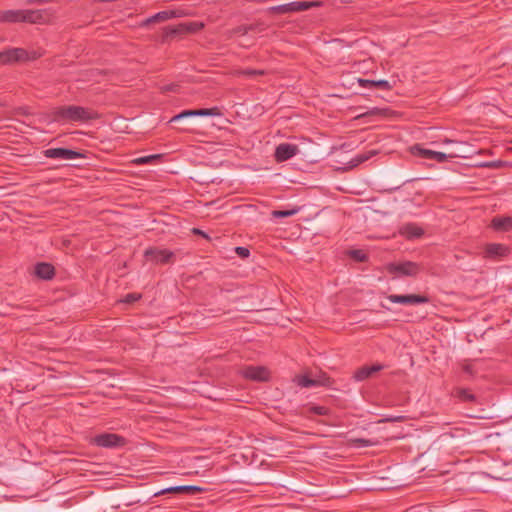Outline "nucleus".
Here are the masks:
<instances>
[{
    "label": "nucleus",
    "instance_id": "nucleus-12",
    "mask_svg": "<svg viewBox=\"0 0 512 512\" xmlns=\"http://www.w3.org/2000/svg\"><path fill=\"white\" fill-rule=\"evenodd\" d=\"M413 155L424 159L435 160L438 163H443L448 159V155L443 152L433 151L430 149L422 148L419 144L414 145L411 148Z\"/></svg>",
    "mask_w": 512,
    "mask_h": 512
},
{
    "label": "nucleus",
    "instance_id": "nucleus-23",
    "mask_svg": "<svg viewBox=\"0 0 512 512\" xmlns=\"http://www.w3.org/2000/svg\"><path fill=\"white\" fill-rule=\"evenodd\" d=\"M454 395L463 402L475 403L477 401L475 394L468 388H456Z\"/></svg>",
    "mask_w": 512,
    "mask_h": 512
},
{
    "label": "nucleus",
    "instance_id": "nucleus-14",
    "mask_svg": "<svg viewBox=\"0 0 512 512\" xmlns=\"http://www.w3.org/2000/svg\"><path fill=\"white\" fill-rule=\"evenodd\" d=\"M509 254V248L500 243H488L484 247V258L500 259Z\"/></svg>",
    "mask_w": 512,
    "mask_h": 512
},
{
    "label": "nucleus",
    "instance_id": "nucleus-13",
    "mask_svg": "<svg viewBox=\"0 0 512 512\" xmlns=\"http://www.w3.org/2000/svg\"><path fill=\"white\" fill-rule=\"evenodd\" d=\"M298 152L299 148L296 144L281 143L276 147L274 157L277 162H284L297 155Z\"/></svg>",
    "mask_w": 512,
    "mask_h": 512
},
{
    "label": "nucleus",
    "instance_id": "nucleus-16",
    "mask_svg": "<svg viewBox=\"0 0 512 512\" xmlns=\"http://www.w3.org/2000/svg\"><path fill=\"white\" fill-rule=\"evenodd\" d=\"M34 274L41 280H52L55 276V268L47 262H39L34 267Z\"/></svg>",
    "mask_w": 512,
    "mask_h": 512
},
{
    "label": "nucleus",
    "instance_id": "nucleus-6",
    "mask_svg": "<svg viewBox=\"0 0 512 512\" xmlns=\"http://www.w3.org/2000/svg\"><path fill=\"white\" fill-rule=\"evenodd\" d=\"M42 153L46 158H51V159L72 160V159L86 158V155L84 152L65 148V147L49 148V149L44 150Z\"/></svg>",
    "mask_w": 512,
    "mask_h": 512
},
{
    "label": "nucleus",
    "instance_id": "nucleus-47",
    "mask_svg": "<svg viewBox=\"0 0 512 512\" xmlns=\"http://www.w3.org/2000/svg\"><path fill=\"white\" fill-rule=\"evenodd\" d=\"M19 114H22V115H28V111H27V107H21L19 108Z\"/></svg>",
    "mask_w": 512,
    "mask_h": 512
},
{
    "label": "nucleus",
    "instance_id": "nucleus-22",
    "mask_svg": "<svg viewBox=\"0 0 512 512\" xmlns=\"http://www.w3.org/2000/svg\"><path fill=\"white\" fill-rule=\"evenodd\" d=\"M392 111L389 108H378L373 107L365 113L359 114L356 119H361L365 117L379 116V117H388Z\"/></svg>",
    "mask_w": 512,
    "mask_h": 512
},
{
    "label": "nucleus",
    "instance_id": "nucleus-20",
    "mask_svg": "<svg viewBox=\"0 0 512 512\" xmlns=\"http://www.w3.org/2000/svg\"><path fill=\"white\" fill-rule=\"evenodd\" d=\"M400 233L408 239H414L421 237L424 231L414 223H407L401 227Z\"/></svg>",
    "mask_w": 512,
    "mask_h": 512
},
{
    "label": "nucleus",
    "instance_id": "nucleus-37",
    "mask_svg": "<svg viewBox=\"0 0 512 512\" xmlns=\"http://www.w3.org/2000/svg\"><path fill=\"white\" fill-rule=\"evenodd\" d=\"M353 442L356 443L360 447H369V446H373L376 444V442L371 441L369 439H364V438H356L353 440Z\"/></svg>",
    "mask_w": 512,
    "mask_h": 512
},
{
    "label": "nucleus",
    "instance_id": "nucleus-21",
    "mask_svg": "<svg viewBox=\"0 0 512 512\" xmlns=\"http://www.w3.org/2000/svg\"><path fill=\"white\" fill-rule=\"evenodd\" d=\"M379 153L378 150L372 149L360 154H357L350 162H349V169H352L354 167H357L358 165L368 161L372 157L376 156Z\"/></svg>",
    "mask_w": 512,
    "mask_h": 512
},
{
    "label": "nucleus",
    "instance_id": "nucleus-49",
    "mask_svg": "<svg viewBox=\"0 0 512 512\" xmlns=\"http://www.w3.org/2000/svg\"><path fill=\"white\" fill-rule=\"evenodd\" d=\"M455 433H459V432H463V429H460V428H455Z\"/></svg>",
    "mask_w": 512,
    "mask_h": 512
},
{
    "label": "nucleus",
    "instance_id": "nucleus-38",
    "mask_svg": "<svg viewBox=\"0 0 512 512\" xmlns=\"http://www.w3.org/2000/svg\"><path fill=\"white\" fill-rule=\"evenodd\" d=\"M462 369L466 374L472 377L476 374L473 365L467 360H465L464 363L462 364Z\"/></svg>",
    "mask_w": 512,
    "mask_h": 512
},
{
    "label": "nucleus",
    "instance_id": "nucleus-32",
    "mask_svg": "<svg viewBox=\"0 0 512 512\" xmlns=\"http://www.w3.org/2000/svg\"><path fill=\"white\" fill-rule=\"evenodd\" d=\"M266 12L270 15L288 14L286 4L269 7Z\"/></svg>",
    "mask_w": 512,
    "mask_h": 512
},
{
    "label": "nucleus",
    "instance_id": "nucleus-11",
    "mask_svg": "<svg viewBox=\"0 0 512 512\" xmlns=\"http://www.w3.org/2000/svg\"><path fill=\"white\" fill-rule=\"evenodd\" d=\"M205 489L196 486V485H180V486H171L168 488H164L156 493H154L155 497L165 495V494H186V495H195L203 492Z\"/></svg>",
    "mask_w": 512,
    "mask_h": 512
},
{
    "label": "nucleus",
    "instance_id": "nucleus-29",
    "mask_svg": "<svg viewBox=\"0 0 512 512\" xmlns=\"http://www.w3.org/2000/svg\"><path fill=\"white\" fill-rule=\"evenodd\" d=\"M318 6H320V2L317 1H297V12L306 11Z\"/></svg>",
    "mask_w": 512,
    "mask_h": 512
},
{
    "label": "nucleus",
    "instance_id": "nucleus-43",
    "mask_svg": "<svg viewBox=\"0 0 512 512\" xmlns=\"http://www.w3.org/2000/svg\"><path fill=\"white\" fill-rule=\"evenodd\" d=\"M404 418H405L404 416L387 417V418L381 419L379 422L380 423H382V422H400V421H403Z\"/></svg>",
    "mask_w": 512,
    "mask_h": 512
},
{
    "label": "nucleus",
    "instance_id": "nucleus-25",
    "mask_svg": "<svg viewBox=\"0 0 512 512\" xmlns=\"http://www.w3.org/2000/svg\"><path fill=\"white\" fill-rule=\"evenodd\" d=\"M314 381L316 386H323L327 388H332L335 383L334 379L325 372H320V374L314 378Z\"/></svg>",
    "mask_w": 512,
    "mask_h": 512
},
{
    "label": "nucleus",
    "instance_id": "nucleus-1",
    "mask_svg": "<svg viewBox=\"0 0 512 512\" xmlns=\"http://www.w3.org/2000/svg\"><path fill=\"white\" fill-rule=\"evenodd\" d=\"M53 122H88L100 118V114L93 109L77 105L59 106L53 108L49 113Z\"/></svg>",
    "mask_w": 512,
    "mask_h": 512
},
{
    "label": "nucleus",
    "instance_id": "nucleus-7",
    "mask_svg": "<svg viewBox=\"0 0 512 512\" xmlns=\"http://www.w3.org/2000/svg\"><path fill=\"white\" fill-rule=\"evenodd\" d=\"M386 299L392 303L401 305H420L430 302V298L427 295L422 294H389L386 296Z\"/></svg>",
    "mask_w": 512,
    "mask_h": 512
},
{
    "label": "nucleus",
    "instance_id": "nucleus-34",
    "mask_svg": "<svg viewBox=\"0 0 512 512\" xmlns=\"http://www.w3.org/2000/svg\"><path fill=\"white\" fill-rule=\"evenodd\" d=\"M246 25H247L248 33L249 32H263L267 28V26L263 22H260V21H257L252 24H246Z\"/></svg>",
    "mask_w": 512,
    "mask_h": 512
},
{
    "label": "nucleus",
    "instance_id": "nucleus-36",
    "mask_svg": "<svg viewBox=\"0 0 512 512\" xmlns=\"http://www.w3.org/2000/svg\"><path fill=\"white\" fill-rule=\"evenodd\" d=\"M141 297H142V295L138 294V293H128L122 299V302L125 303V304H133L136 301L140 300Z\"/></svg>",
    "mask_w": 512,
    "mask_h": 512
},
{
    "label": "nucleus",
    "instance_id": "nucleus-2",
    "mask_svg": "<svg viewBox=\"0 0 512 512\" xmlns=\"http://www.w3.org/2000/svg\"><path fill=\"white\" fill-rule=\"evenodd\" d=\"M43 14L39 10L18 9L0 11V23H40Z\"/></svg>",
    "mask_w": 512,
    "mask_h": 512
},
{
    "label": "nucleus",
    "instance_id": "nucleus-31",
    "mask_svg": "<svg viewBox=\"0 0 512 512\" xmlns=\"http://www.w3.org/2000/svg\"><path fill=\"white\" fill-rule=\"evenodd\" d=\"M12 53L14 54V61L16 63L26 62L27 50L24 48H13Z\"/></svg>",
    "mask_w": 512,
    "mask_h": 512
},
{
    "label": "nucleus",
    "instance_id": "nucleus-41",
    "mask_svg": "<svg viewBox=\"0 0 512 512\" xmlns=\"http://www.w3.org/2000/svg\"><path fill=\"white\" fill-rule=\"evenodd\" d=\"M41 56H42V53L39 51H36V50L28 51L27 50L26 62L37 60Z\"/></svg>",
    "mask_w": 512,
    "mask_h": 512
},
{
    "label": "nucleus",
    "instance_id": "nucleus-50",
    "mask_svg": "<svg viewBox=\"0 0 512 512\" xmlns=\"http://www.w3.org/2000/svg\"><path fill=\"white\" fill-rule=\"evenodd\" d=\"M449 142H451V140L445 139V143H449Z\"/></svg>",
    "mask_w": 512,
    "mask_h": 512
},
{
    "label": "nucleus",
    "instance_id": "nucleus-24",
    "mask_svg": "<svg viewBox=\"0 0 512 512\" xmlns=\"http://www.w3.org/2000/svg\"><path fill=\"white\" fill-rule=\"evenodd\" d=\"M163 154H152L134 159L132 162L136 165H146L158 163L163 159Z\"/></svg>",
    "mask_w": 512,
    "mask_h": 512
},
{
    "label": "nucleus",
    "instance_id": "nucleus-17",
    "mask_svg": "<svg viewBox=\"0 0 512 512\" xmlns=\"http://www.w3.org/2000/svg\"><path fill=\"white\" fill-rule=\"evenodd\" d=\"M177 16L176 11L174 10H163L145 19L140 26L146 27L150 24L164 22Z\"/></svg>",
    "mask_w": 512,
    "mask_h": 512
},
{
    "label": "nucleus",
    "instance_id": "nucleus-30",
    "mask_svg": "<svg viewBox=\"0 0 512 512\" xmlns=\"http://www.w3.org/2000/svg\"><path fill=\"white\" fill-rule=\"evenodd\" d=\"M297 384L301 387H314L315 381L314 378L309 377L308 375H301L297 377Z\"/></svg>",
    "mask_w": 512,
    "mask_h": 512
},
{
    "label": "nucleus",
    "instance_id": "nucleus-8",
    "mask_svg": "<svg viewBox=\"0 0 512 512\" xmlns=\"http://www.w3.org/2000/svg\"><path fill=\"white\" fill-rule=\"evenodd\" d=\"M240 374L247 380L256 382H265L269 380L270 372L264 366H245L241 369Z\"/></svg>",
    "mask_w": 512,
    "mask_h": 512
},
{
    "label": "nucleus",
    "instance_id": "nucleus-18",
    "mask_svg": "<svg viewBox=\"0 0 512 512\" xmlns=\"http://www.w3.org/2000/svg\"><path fill=\"white\" fill-rule=\"evenodd\" d=\"M358 83L361 87L364 88H376L381 90L390 91L392 90L393 86L390 84L387 80H370V79H363L358 78Z\"/></svg>",
    "mask_w": 512,
    "mask_h": 512
},
{
    "label": "nucleus",
    "instance_id": "nucleus-28",
    "mask_svg": "<svg viewBox=\"0 0 512 512\" xmlns=\"http://www.w3.org/2000/svg\"><path fill=\"white\" fill-rule=\"evenodd\" d=\"M299 211V208H292L287 210H274L272 211V216L274 218H287L294 216Z\"/></svg>",
    "mask_w": 512,
    "mask_h": 512
},
{
    "label": "nucleus",
    "instance_id": "nucleus-44",
    "mask_svg": "<svg viewBox=\"0 0 512 512\" xmlns=\"http://www.w3.org/2000/svg\"><path fill=\"white\" fill-rule=\"evenodd\" d=\"M288 14L297 12V1L286 3Z\"/></svg>",
    "mask_w": 512,
    "mask_h": 512
},
{
    "label": "nucleus",
    "instance_id": "nucleus-42",
    "mask_svg": "<svg viewBox=\"0 0 512 512\" xmlns=\"http://www.w3.org/2000/svg\"><path fill=\"white\" fill-rule=\"evenodd\" d=\"M502 165H503V162L500 160L486 162L485 164H483L484 167H489V168H499V167H502Z\"/></svg>",
    "mask_w": 512,
    "mask_h": 512
},
{
    "label": "nucleus",
    "instance_id": "nucleus-27",
    "mask_svg": "<svg viewBox=\"0 0 512 512\" xmlns=\"http://www.w3.org/2000/svg\"><path fill=\"white\" fill-rule=\"evenodd\" d=\"M236 74L238 76H245L249 78H253L256 76H262L265 74L264 70H258V69H252V68H246V69H240L236 71Z\"/></svg>",
    "mask_w": 512,
    "mask_h": 512
},
{
    "label": "nucleus",
    "instance_id": "nucleus-15",
    "mask_svg": "<svg viewBox=\"0 0 512 512\" xmlns=\"http://www.w3.org/2000/svg\"><path fill=\"white\" fill-rule=\"evenodd\" d=\"M383 368L384 366L378 363L371 366H362L354 372L353 379L355 381H364L371 378L375 373L383 370Z\"/></svg>",
    "mask_w": 512,
    "mask_h": 512
},
{
    "label": "nucleus",
    "instance_id": "nucleus-45",
    "mask_svg": "<svg viewBox=\"0 0 512 512\" xmlns=\"http://www.w3.org/2000/svg\"><path fill=\"white\" fill-rule=\"evenodd\" d=\"M178 87L179 86L177 84H170V85L163 87V90L165 92H176L178 90Z\"/></svg>",
    "mask_w": 512,
    "mask_h": 512
},
{
    "label": "nucleus",
    "instance_id": "nucleus-33",
    "mask_svg": "<svg viewBox=\"0 0 512 512\" xmlns=\"http://www.w3.org/2000/svg\"><path fill=\"white\" fill-rule=\"evenodd\" d=\"M309 412L315 415L327 416L330 414V409L326 406H311Z\"/></svg>",
    "mask_w": 512,
    "mask_h": 512
},
{
    "label": "nucleus",
    "instance_id": "nucleus-48",
    "mask_svg": "<svg viewBox=\"0 0 512 512\" xmlns=\"http://www.w3.org/2000/svg\"><path fill=\"white\" fill-rule=\"evenodd\" d=\"M37 1L40 3H49V2H52L53 0H37Z\"/></svg>",
    "mask_w": 512,
    "mask_h": 512
},
{
    "label": "nucleus",
    "instance_id": "nucleus-26",
    "mask_svg": "<svg viewBox=\"0 0 512 512\" xmlns=\"http://www.w3.org/2000/svg\"><path fill=\"white\" fill-rule=\"evenodd\" d=\"M13 51V48H9V49H6L2 52H0V64L2 65H9V64H13V63H16V61H14V54L12 53Z\"/></svg>",
    "mask_w": 512,
    "mask_h": 512
},
{
    "label": "nucleus",
    "instance_id": "nucleus-4",
    "mask_svg": "<svg viewBox=\"0 0 512 512\" xmlns=\"http://www.w3.org/2000/svg\"><path fill=\"white\" fill-rule=\"evenodd\" d=\"M221 112L218 107L212 108H201V109H188L183 110L180 113L174 115L168 123L184 122L188 123L187 120L195 116H220Z\"/></svg>",
    "mask_w": 512,
    "mask_h": 512
},
{
    "label": "nucleus",
    "instance_id": "nucleus-40",
    "mask_svg": "<svg viewBox=\"0 0 512 512\" xmlns=\"http://www.w3.org/2000/svg\"><path fill=\"white\" fill-rule=\"evenodd\" d=\"M235 253L241 258H247L250 255L249 249L243 246L235 247Z\"/></svg>",
    "mask_w": 512,
    "mask_h": 512
},
{
    "label": "nucleus",
    "instance_id": "nucleus-9",
    "mask_svg": "<svg viewBox=\"0 0 512 512\" xmlns=\"http://www.w3.org/2000/svg\"><path fill=\"white\" fill-rule=\"evenodd\" d=\"M144 256L148 261L160 264H167L174 258V253L167 249H158L156 247H149L145 250Z\"/></svg>",
    "mask_w": 512,
    "mask_h": 512
},
{
    "label": "nucleus",
    "instance_id": "nucleus-3",
    "mask_svg": "<svg viewBox=\"0 0 512 512\" xmlns=\"http://www.w3.org/2000/svg\"><path fill=\"white\" fill-rule=\"evenodd\" d=\"M204 27L201 22H184L174 26H166L163 29L162 42L200 31Z\"/></svg>",
    "mask_w": 512,
    "mask_h": 512
},
{
    "label": "nucleus",
    "instance_id": "nucleus-39",
    "mask_svg": "<svg viewBox=\"0 0 512 512\" xmlns=\"http://www.w3.org/2000/svg\"><path fill=\"white\" fill-rule=\"evenodd\" d=\"M248 33L247 25H239L231 30L233 35H246Z\"/></svg>",
    "mask_w": 512,
    "mask_h": 512
},
{
    "label": "nucleus",
    "instance_id": "nucleus-10",
    "mask_svg": "<svg viewBox=\"0 0 512 512\" xmlns=\"http://www.w3.org/2000/svg\"><path fill=\"white\" fill-rule=\"evenodd\" d=\"M388 272L391 274H398V275H404V276H416L419 271L420 267L417 263L406 261L401 263H391L388 265Z\"/></svg>",
    "mask_w": 512,
    "mask_h": 512
},
{
    "label": "nucleus",
    "instance_id": "nucleus-35",
    "mask_svg": "<svg viewBox=\"0 0 512 512\" xmlns=\"http://www.w3.org/2000/svg\"><path fill=\"white\" fill-rule=\"evenodd\" d=\"M350 256L358 262H365L368 256L362 250H352Z\"/></svg>",
    "mask_w": 512,
    "mask_h": 512
},
{
    "label": "nucleus",
    "instance_id": "nucleus-19",
    "mask_svg": "<svg viewBox=\"0 0 512 512\" xmlns=\"http://www.w3.org/2000/svg\"><path fill=\"white\" fill-rule=\"evenodd\" d=\"M491 227L496 231H511L512 230V217H494L491 221Z\"/></svg>",
    "mask_w": 512,
    "mask_h": 512
},
{
    "label": "nucleus",
    "instance_id": "nucleus-5",
    "mask_svg": "<svg viewBox=\"0 0 512 512\" xmlns=\"http://www.w3.org/2000/svg\"><path fill=\"white\" fill-rule=\"evenodd\" d=\"M128 443V440L115 433H101L93 437L92 444L103 448H119Z\"/></svg>",
    "mask_w": 512,
    "mask_h": 512
},
{
    "label": "nucleus",
    "instance_id": "nucleus-46",
    "mask_svg": "<svg viewBox=\"0 0 512 512\" xmlns=\"http://www.w3.org/2000/svg\"><path fill=\"white\" fill-rule=\"evenodd\" d=\"M193 233L197 234V235H201V236H203L205 238H208V235L205 232H203L202 230L198 229V228H194L193 229Z\"/></svg>",
    "mask_w": 512,
    "mask_h": 512
}]
</instances>
